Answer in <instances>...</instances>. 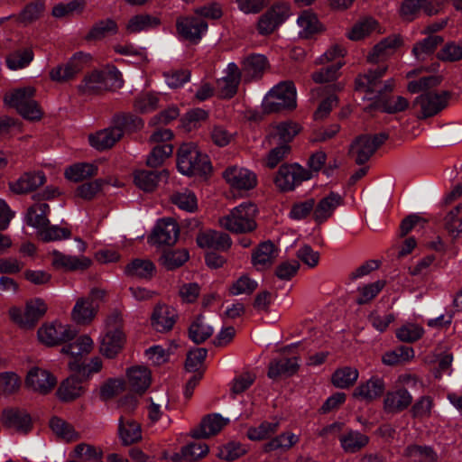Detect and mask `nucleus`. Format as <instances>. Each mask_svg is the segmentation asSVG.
Masks as SVG:
<instances>
[{
    "instance_id": "1",
    "label": "nucleus",
    "mask_w": 462,
    "mask_h": 462,
    "mask_svg": "<svg viewBox=\"0 0 462 462\" xmlns=\"http://www.w3.org/2000/svg\"><path fill=\"white\" fill-rule=\"evenodd\" d=\"M257 208L251 202H243L235 207L230 212L220 217L221 227L236 234L252 232L256 228L255 216Z\"/></svg>"
},
{
    "instance_id": "2",
    "label": "nucleus",
    "mask_w": 462,
    "mask_h": 462,
    "mask_svg": "<svg viewBox=\"0 0 462 462\" xmlns=\"http://www.w3.org/2000/svg\"><path fill=\"white\" fill-rule=\"evenodd\" d=\"M177 167L184 175H206L211 171L208 156L193 143H183L178 152Z\"/></svg>"
},
{
    "instance_id": "3",
    "label": "nucleus",
    "mask_w": 462,
    "mask_h": 462,
    "mask_svg": "<svg viewBox=\"0 0 462 462\" xmlns=\"http://www.w3.org/2000/svg\"><path fill=\"white\" fill-rule=\"evenodd\" d=\"M121 73L116 67L105 70H94L87 74L78 89L81 94L93 95L122 87Z\"/></svg>"
},
{
    "instance_id": "4",
    "label": "nucleus",
    "mask_w": 462,
    "mask_h": 462,
    "mask_svg": "<svg viewBox=\"0 0 462 462\" xmlns=\"http://www.w3.org/2000/svg\"><path fill=\"white\" fill-rule=\"evenodd\" d=\"M105 295L104 290L93 288L87 296L79 297L70 312L71 320L79 326L90 325L98 313L99 301Z\"/></svg>"
},
{
    "instance_id": "5",
    "label": "nucleus",
    "mask_w": 462,
    "mask_h": 462,
    "mask_svg": "<svg viewBox=\"0 0 462 462\" xmlns=\"http://www.w3.org/2000/svg\"><path fill=\"white\" fill-rule=\"evenodd\" d=\"M34 93L35 89L32 87L17 88L5 95L4 103L15 108L25 119L39 120L42 113L33 99Z\"/></svg>"
},
{
    "instance_id": "6",
    "label": "nucleus",
    "mask_w": 462,
    "mask_h": 462,
    "mask_svg": "<svg viewBox=\"0 0 462 462\" xmlns=\"http://www.w3.org/2000/svg\"><path fill=\"white\" fill-rule=\"evenodd\" d=\"M297 106V92L293 82L284 81L274 86L263 99L264 110L276 113L293 109Z\"/></svg>"
},
{
    "instance_id": "7",
    "label": "nucleus",
    "mask_w": 462,
    "mask_h": 462,
    "mask_svg": "<svg viewBox=\"0 0 462 462\" xmlns=\"http://www.w3.org/2000/svg\"><path fill=\"white\" fill-rule=\"evenodd\" d=\"M77 333L71 325L55 320L42 324L38 328L37 337L43 345L53 346L72 340Z\"/></svg>"
},
{
    "instance_id": "8",
    "label": "nucleus",
    "mask_w": 462,
    "mask_h": 462,
    "mask_svg": "<svg viewBox=\"0 0 462 462\" xmlns=\"http://www.w3.org/2000/svg\"><path fill=\"white\" fill-rule=\"evenodd\" d=\"M47 310L48 307L45 301L37 298L29 300L23 310L17 307L11 308L9 310V316L20 328L30 329L44 316Z\"/></svg>"
},
{
    "instance_id": "9",
    "label": "nucleus",
    "mask_w": 462,
    "mask_h": 462,
    "mask_svg": "<svg viewBox=\"0 0 462 462\" xmlns=\"http://www.w3.org/2000/svg\"><path fill=\"white\" fill-rule=\"evenodd\" d=\"M91 59L89 53L78 51L66 63L53 67L49 71V77L57 83L71 80L90 62Z\"/></svg>"
},
{
    "instance_id": "10",
    "label": "nucleus",
    "mask_w": 462,
    "mask_h": 462,
    "mask_svg": "<svg viewBox=\"0 0 462 462\" xmlns=\"http://www.w3.org/2000/svg\"><path fill=\"white\" fill-rule=\"evenodd\" d=\"M311 178V172L298 163L282 164L274 178V184L281 191H291Z\"/></svg>"
},
{
    "instance_id": "11",
    "label": "nucleus",
    "mask_w": 462,
    "mask_h": 462,
    "mask_svg": "<svg viewBox=\"0 0 462 462\" xmlns=\"http://www.w3.org/2000/svg\"><path fill=\"white\" fill-rule=\"evenodd\" d=\"M387 138L388 134L385 133L360 135L352 143L349 154L357 164H364Z\"/></svg>"
},
{
    "instance_id": "12",
    "label": "nucleus",
    "mask_w": 462,
    "mask_h": 462,
    "mask_svg": "<svg viewBox=\"0 0 462 462\" xmlns=\"http://www.w3.org/2000/svg\"><path fill=\"white\" fill-rule=\"evenodd\" d=\"M116 317H109L106 319L105 334L100 343V351L109 358L114 357L122 349L125 343V334L116 324Z\"/></svg>"
},
{
    "instance_id": "13",
    "label": "nucleus",
    "mask_w": 462,
    "mask_h": 462,
    "mask_svg": "<svg viewBox=\"0 0 462 462\" xmlns=\"http://www.w3.org/2000/svg\"><path fill=\"white\" fill-rule=\"evenodd\" d=\"M94 346V342L88 335H82L79 337L74 342L62 347L61 352L71 356L74 359L69 362V366L71 371L78 372L85 374L84 363L81 362L79 356L89 354Z\"/></svg>"
},
{
    "instance_id": "14",
    "label": "nucleus",
    "mask_w": 462,
    "mask_h": 462,
    "mask_svg": "<svg viewBox=\"0 0 462 462\" xmlns=\"http://www.w3.org/2000/svg\"><path fill=\"white\" fill-rule=\"evenodd\" d=\"M291 15L290 6L287 4H277L260 16L257 23L258 32L268 35L279 27Z\"/></svg>"
},
{
    "instance_id": "15",
    "label": "nucleus",
    "mask_w": 462,
    "mask_h": 462,
    "mask_svg": "<svg viewBox=\"0 0 462 462\" xmlns=\"http://www.w3.org/2000/svg\"><path fill=\"white\" fill-rule=\"evenodd\" d=\"M57 383V378L48 370L38 366L32 367L25 378V386L37 393L45 395L51 393Z\"/></svg>"
},
{
    "instance_id": "16",
    "label": "nucleus",
    "mask_w": 462,
    "mask_h": 462,
    "mask_svg": "<svg viewBox=\"0 0 462 462\" xmlns=\"http://www.w3.org/2000/svg\"><path fill=\"white\" fill-rule=\"evenodd\" d=\"M227 184L237 190H250L257 185V177L252 171L238 166H231L223 171Z\"/></svg>"
},
{
    "instance_id": "17",
    "label": "nucleus",
    "mask_w": 462,
    "mask_h": 462,
    "mask_svg": "<svg viewBox=\"0 0 462 462\" xmlns=\"http://www.w3.org/2000/svg\"><path fill=\"white\" fill-rule=\"evenodd\" d=\"M385 391L384 380L377 375L360 383L353 391L352 397L366 403L373 402L380 398Z\"/></svg>"
},
{
    "instance_id": "18",
    "label": "nucleus",
    "mask_w": 462,
    "mask_h": 462,
    "mask_svg": "<svg viewBox=\"0 0 462 462\" xmlns=\"http://www.w3.org/2000/svg\"><path fill=\"white\" fill-rule=\"evenodd\" d=\"M448 93L426 92L419 96L415 103L420 106L422 116H433L448 105Z\"/></svg>"
},
{
    "instance_id": "19",
    "label": "nucleus",
    "mask_w": 462,
    "mask_h": 462,
    "mask_svg": "<svg viewBox=\"0 0 462 462\" xmlns=\"http://www.w3.org/2000/svg\"><path fill=\"white\" fill-rule=\"evenodd\" d=\"M179 235L177 222L172 218H163L157 222L152 239L154 244L172 245L177 242Z\"/></svg>"
},
{
    "instance_id": "20",
    "label": "nucleus",
    "mask_w": 462,
    "mask_h": 462,
    "mask_svg": "<svg viewBox=\"0 0 462 462\" xmlns=\"http://www.w3.org/2000/svg\"><path fill=\"white\" fill-rule=\"evenodd\" d=\"M242 72L238 66L234 63H228L226 69V75L217 81V88L219 96L223 98H231L238 88L241 80Z\"/></svg>"
},
{
    "instance_id": "21",
    "label": "nucleus",
    "mask_w": 462,
    "mask_h": 462,
    "mask_svg": "<svg viewBox=\"0 0 462 462\" xmlns=\"http://www.w3.org/2000/svg\"><path fill=\"white\" fill-rule=\"evenodd\" d=\"M176 25L182 37L194 42H199L208 30V23L200 17H180Z\"/></svg>"
},
{
    "instance_id": "22",
    "label": "nucleus",
    "mask_w": 462,
    "mask_h": 462,
    "mask_svg": "<svg viewBox=\"0 0 462 462\" xmlns=\"http://www.w3.org/2000/svg\"><path fill=\"white\" fill-rule=\"evenodd\" d=\"M177 318L175 309L166 304H157L152 313L151 324L158 332H168L173 328Z\"/></svg>"
},
{
    "instance_id": "23",
    "label": "nucleus",
    "mask_w": 462,
    "mask_h": 462,
    "mask_svg": "<svg viewBox=\"0 0 462 462\" xmlns=\"http://www.w3.org/2000/svg\"><path fill=\"white\" fill-rule=\"evenodd\" d=\"M229 419L223 418L218 413L206 416L199 426L192 430L190 436L194 439H207L217 434L227 423Z\"/></svg>"
},
{
    "instance_id": "24",
    "label": "nucleus",
    "mask_w": 462,
    "mask_h": 462,
    "mask_svg": "<svg viewBox=\"0 0 462 462\" xmlns=\"http://www.w3.org/2000/svg\"><path fill=\"white\" fill-rule=\"evenodd\" d=\"M46 181L42 171H30L22 174L16 180L9 183V189L15 194H25L35 190Z\"/></svg>"
},
{
    "instance_id": "25",
    "label": "nucleus",
    "mask_w": 462,
    "mask_h": 462,
    "mask_svg": "<svg viewBox=\"0 0 462 462\" xmlns=\"http://www.w3.org/2000/svg\"><path fill=\"white\" fill-rule=\"evenodd\" d=\"M412 402V396L405 388L387 392L383 399V411L386 413H398L407 409Z\"/></svg>"
},
{
    "instance_id": "26",
    "label": "nucleus",
    "mask_w": 462,
    "mask_h": 462,
    "mask_svg": "<svg viewBox=\"0 0 462 462\" xmlns=\"http://www.w3.org/2000/svg\"><path fill=\"white\" fill-rule=\"evenodd\" d=\"M343 198L336 192H330L315 203L313 219L316 223L321 224L332 217L335 210L342 204Z\"/></svg>"
},
{
    "instance_id": "27",
    "label": "nucleus",
    "mask_w": 462,
    "mask_h": 462,
    "mask_svg": "<svg viewBox=\"0 0 462 462\" xmlns=\"http://www.w3.org/2000/svg\"><path fill=\"white\" fill-rule=\"evenodd\" d=\"M386 69V66L379 67L374 70H369L367 73L360 75L356 80V89L375 94V97L383 95L380 79L385 74Z\"/></svg>"
},
{
    "instance_id": "28",
    "label": "nucleus",
    "mask_w": 462,
    "mask_h": 462,
    "mask_svg": "<svg viewBox=\"0 0 462 462\" xmlns=\"http://www.w3.org/2000/svg\"><path fill=\"white\" fill-rule=\"evenodd\" d=\"M123 136V131L119 126H114L100 130L88 136L90 145L98 150L104 151L111 148Z\"/></svg>"
},
{
    "instance_id": "29",
    "label": "nucleus",
    "mask_w": 462,
    "mask_h": 462,
    "mask_svg": "<svg viewBox=\"0 0 462 462\" xmlns=\"http://www.w3.org/2000/svg\"><path fill=\"white\" fill-rule=\"evenodd\" d=\"M197 244L201 248L227 250L232 244L229 235L216 231L207 230L198 235Z\"/></svg>"
},
{
    "instance_id": "30",
    "label": "nucleus",
    "mask_w": 462,
    "mask_h": 462,
    "mask_svg": "<svg viewBox=\"0 0 462 462\" xmlns=\"http://www.w3.org/2000/svg\"><path fill=\"white\" fill-rule=\"evenodd\" d=\"M432 2L433 0H403L400 6V15L408 22L416 19L422 11L432 15L436 13Z\"/></svg>"
},
{
    "instance_id": "31",
    "label": "nucleus",
    "mask_w": 462,
    "mask_h": 462,
    "mask_svg": "<svg viewBox=\"0 0 462 462\" xmlns=\"http://www.w3.org/2000/svg\"><path fill=\"white\" fill-rule=\"evenodd\" d=\"M402 41L397 35L389 36L377 43L367 56L371 63H378L392 56L401 45Z\"/></svg>"
},
{
    "instance_id": "32",
    "label": "nucleus",
    "mask_w": 462,
    "mask_h": 462,
    "mask_svg": "<svg viewBox=\"0 0 462 462\" xmlns=\"http://www.w3.org/2000/svg\"><path fill=\"white\" fill-rule=\"evenodd\" d=\"M277 257L274 245L268 241L258 245L252 255V263L258 271L269 268Z\"/></svg>"
},
{
    "instance_id": "33",
    "label": "nucleus",
    "mask_w": 462,
    "mask_h": 462,
    "mask_svg": "<svg viewBox=\"0 0 462 462\" xmlns=\"http://www.w3.org/2000/svg\"><path fill=\"white\" fill-rule=\"evenodd\" d=\"M50 211L51 208L47 203L34 204L27 209L24 221L27 226L35 228L38 234L45 226L50 224L48 218Z\"/></svg>"
},
{
    "instance_id": "34",
    "label": "nucleus",
    "mask_w": 462,
    "mask_h": 462,
    "mask_svg": "<svg viewBox=\"0 0 462 462\" xmlns=\"http://www.w3.org/2000/svg\"><path fill=\"white\" fill-rule=\"evenodd\" d=\"M3 421L8 428L23 434H26L31 430V417L23 411H5L3 414Z\"/></svg>"
},
{
    "instance_id": "35",
    "label": "nucleus",
    "mask_w": 462,
    "mask_h": 462,
    "mask_svg": "<svg viewBox=\"0 0 462 462\" xmlns=\"http://www.w3.org/2000/svg\"><path fill=\"white\" fill-rule=\"evenodd\" d=\"M127 378L131 389L138 393H144L151 384V372L144 366L128 369Z\"/></svg>"
},
{
    "instance_id": "36",
    "label": "nucleus",
    "mask_w": 462,
    "mask_h": 462,
    "mask_svg": "<svg viewBox=\"0 0 462 462\" xmlns=\"http://www.w3.org/2000/svg\"><path fill=\"white\" fill-rule=\"evenodd\" d=\"M118 32V24L112 18H106L96 22L88 34V41H100L107 36L116 35Z\"/></svg>"
},
{
    "instance_id": "37",
    "label": "nucleus",
    "mask_w": 462,
    "mask_h": 462,
    "mask_svg": "<svg viewBox=\"0 0 462 462\" xmlns=\"http://www.w3.org/2000/svg\"><path fill=\"white\" fill-rule=\"evenodd\" d=\"M159 24V18L148 14H139L128 20L125 24V31L128 34H135L153 29Z\"/></svg>"
},
{
    "instance_id": "38",
    "label": "nucleus",
    "mask_w": 462,
    "mask_h": 462,
    "mask_svg": "<svg viewBox=\"0 0 462 462\" xmlns=\"http://www.w3.org/2000/svg\"><path fill=\"white\" fill-rule=\"evenodd\" d=\"M299 368V360L294 357H282L272 361L269 365L268 376L275 379L281 375H291Z\"/></svg>"
},
{
    "instance_id": "39",
    "label": "nucleus",
    "mask_w": 462,
    "mask_h": 462,
    "mask_svg": "<svg viewBox=\"0 0 462 462\" xmlns=\"http://www.w3.org/2000/svg\"><path fill=\"white\" fill-rule=\"evenodd\" d=\"M208 451L209 448L207 444L192 442L183 446L180 452L171 456V459L173 462L194 461L207 456Z\"/></svg>"
},
{
    "instance_id": "40",
    "label": "nucleus",
    "mask_w": 462,
    "mask_h": 462,
    "mask_svg": "<svg viewBox=\"0 0 462 462\" xmlns=\"http://www.w3.org/2000/svg\"><path fill=\"white\" fill-rule=\"evenodd\" d=\"M84 392L82 382L76 376H70L60 383L57 395L61 401L69 402L80 397Z\"/></svg>"
},
{
    "instance_id": "41",
    "label": "nucleus",
    "mask_w": 462,
    "mask_h": 462,
    "mask_svg": "<svg viewBox=\"0 0 462 462\" xmlns=\"http://www.w3.org/2000/svg\"><path fill=\"white\" fill-rule=\"evenodd\" d=\"M267 65L266 58L261 54H253L243 62V74L245 80L250 81L259 78Z\"/></svg>"
},
{
    "instance_id": "42",
    "label": "nucleus",
    "mask_w": 462,
    "mask_h": 462,
    "mask_svg": "<svg viewBox=\"0 0 462 462\" xmlns=\"http://www.w3.org/2000/svg\"><path fill=\"white\" fill-rule=\"evenodd\" d=\"M69 456L79 462H95L102 458L103 451L94 445L79 443L73 448Z\"/></svg>"
},
{
    "instance_id": "43",
    "label": "nucleus",
    "mask_w": 462,
    "mask_h": 462,
    "mask_svg": "<svg viewBox=\"0 0 462 462\" xmlns=\"http://www.w3.org/2000/svg\"><path fill=\"white\" fill-rule=\"evenodd\" d=\"M339 441L345 452L356 453L368 444L369 438L357 430H349L339 437Z\"/></svg>"
},
{
    "instance_id": "44",
    "label": "nucleus",
    "mask_w": 462,
    "mask_h": 462,
    "mask_svg": "<svg viewBox=\"0 0 462 462\" xmlns=\"http://www.w3.org/2000/svg\"><path fill=\"white\" fill-rule=\"evenodd\" d=\"M411 462H437L438 454L428 446L410 445L403 453Z\"/></svg>"
},
{
    "instance_id": "45",
    "label": "nucleus",
    "mask_w": 462,
    "mask_h": 462,
    "mask_svg": "<svg viewBox=\"0 0 462 462\" xmlns=\"http://www.w3.org/2000/svg\"><path fill=\"white\" fill-rule=\"evenodd\" d=\"M300 126L293 122L279 124L271 134V139L276 144H288L300 132Z\"/></svg>"
},
{
    "instance_id": "46",
    "label": "nucleus",
    "mask_w": 462,
    "mask_h": 462,
    "mask_svg": "<svg viewBox=\"0 0 462 462\" xmlns=\"http://www.w3.org/2000/svg\"><path fill=\"white\" fill-rule=\"evenodd\" d=\"M359 372L356 368L345 366L337 369L331 377L333 385L339 389H346L352 386L358 379Z\"/></svg>"
},
{
    "instance_id": "47",
    "label": "nucleus",
    "mask_w": 462,
    "mask_h": 462,
    "mask_svg": "<svg viewBox=\"0 0 462 462\" xmlns=\"http://www.w3.org/2000/svg\"><path fill=\"white\" fill-rule=\"evenodd\" d=\"M297 23L300 30V35L303 38H309L322 30V25L318 17L310 11H304L298 17Z\"/></svg>"
},
{
    "instance_id": "48",
    "label": "nucleus",
    "mask_w": 462,
    "mask_h": 462,
    "mask_svg": "<svg viewBox=\"0 0 462 462\" xmlns=\"http://www.w3.org/2000/svg\"><path fill=\"white\" fill-rule=\"evenodd\" d=\"M442 42L440 36L430 35L413 46L412 53L418 60H425Z\"/></svg>"
},
{
    "instance_id": "49",
    "label": "nucleus",
    "mask_w": 462,
    "mask_h": 462,
    "mask_svg": "<svg viewBox=\"0 0 462 462\" xmlns=\"http://www.w3.org/2000/svg\"><path fill=\"white\" fill-rule=\"evenodd\" d=\"M300 437L292 432L286 431L272 439L264 444L263 450L271 452L274 450H288L296 445Z\"/></svg>"
},
{
    "instance_id": "50",
    "label": "nucleus",
    "mask_w": 462,
    "mask_h": 462,
    "mask_svg": "<svg viewBox=\"0 0 462 462\" xmlns=\"http://www.w3.org/2000/svg\"><path fill=\"white\" fill-rule=\"evenodd\" d=\"M154 271L155 266L149 260L135 259L125 267L126 274L133 278L151 279Z\"/></svg>"
},
{
    "instance_id": "51",
    "label": "nucleus",
    "mask_w": 462,
    "mask_h": 462,
    "mask_svg": "<svg viewBox=\"0 0 462 462\" xmlns=\"http://www.w3.org/2000/svg\"><path fill=\"white\" fill-rule=\"evenodd\" d=\"M54 264L69 271L86 270L91 264V260L86 256H73L61 254H55Z\"/></svg>"
},
{
    "instance_id": "52",
    "label": "nucleus",
    "mask_w": 462,
    "mask_h": 462,
    "mask_svg": "<svg viewBox=\"0 0 462 462\" xmlns=\"http://www.w3.org/2000/svg\"><path fill=\"white\" fill-rule=\"evenodd\" d=\"M119 435L125 445L133 444L142 438L141 426L134 420H119Z\"/></svg>"
},
{
    "instance_id": "53",
    "label": "nucleus",
    "mask_w": 462,
    "mask_h": 462,
    "mask_svg": "<svg viewBox=\"0 0 462 462\" xmlns=\"http://www.w3.org/2000/svg\"><path fill=\"white\" fill-rule=\"evenodd\" d=\"M97 173V167L91 163H76L67 168L64 172L68 180L75 182L95 176Z\"/></svg>"
},
{
    "instance_id": "54",
    "label": "nucleus",
    "mask_w": 462,
    "mask_h": 462,
    "mask_svg": "<svg viewBox=\"0 0 462 462\" xmlns=\"http://www.w3.org/2000/svg\"><path fill=\"white\" fill-rule=\"evenodd\" d=\"M414 350L411 346H402L394 350L383 354L382 362L385 365H395L406 363L414 358Z\"/></svg>"
},
{
    "instance_id": "55",
    "label": "nucleus",
    "mask_w": 462,
    "mask_h": 462,
    "mask_svg": "<svg viewBox=\"0 0 462 462\" xmlns=\"http://www.w3.org/2000/svg\"><path fill=\"white\" fill-rule=\"evenodd\" d=\"M162 175H167L166 171H138L134 173V182L140 189L152 191L157 187Z\"/></svg>"
},
{
    "instance_id": "56",
    "label": "nucleus",
    "mask_w": 462,
    "mask_h": 462,
    "mask_svg": "<svg viewBox=\"0 0 462 462\" xmlns=\"http://www.w3.org/2000/svg\"><path fill=\"white\" fill-rule=\"evenodd\" d=\"M33 52L25 48L10 53L5 60L6 66L11 70H18L27 67L33 60Z\"/></svg>"
},
{
    "instance_id": "57",
    "label": "nucleus",
    "mask_w": 462,
    "mask_h": 462,
    "mask_svg": "<svg viewBox=\"0 0 462 462\" xmlns=\"http://www.w3.org/2000/svg\"><path fill=\"white\" fill-rule=\"evenodd\" d=\"M213 334V328L206 323L203 317H198L189 326V338L196 344L207 340Z\"/></svg>"
},
{
    "instance_id": "58",
    "label": "nucleus",
    "mask_w": 462,
    "mask_h": 462,
    "mask_svg": "<svg viewBox=\"0 0 462 462\" xmlns=\"http://www.w3.org/2000/svg\"><path fill=\"white\" fill-rule=\"evenodd\" d=\"M44 11V2L37 0L30 3L21 11L18 15H15V22L17 23L28 24L39 19Z\"/></svg>"
},
{
    "instance_id": "59",
    "label": "nucleus",
    "mask_w": 462,
    "mask_h": 462,
    "mask_svg": "<svg viewBox=\"0 0 462 462\" xmlns=\"http://www.w3.org/2000/svg\"><path fill=\"white\" fill-rule=\"evenodd\" d=\"M257 287L258 282L255 280L252 279L247 274H243L233 282L228 288V292L233 296L243 294L250 295L257 289Z\"/></svg>"
},
{
    "instance_id": "60",
    "label": "nucleus",
    "mask_w": 462,
    "mask_h": 462,
    "mask_svg": "<svg viewBox=\"0 0 462 462\" xmlns=\"http://www.w3.org/2000/svg\"><path fill=\"white\" fill-rule=\"evenodd\" d=\"M50 427L57 436L68 442L77 440L79 438V432L70 424L60 418H52L50 420Z\"/></svg>"
},
{
    "instance_id": "61",
    "label": "nucleus",
    "mask_w": 462,
    "mask_h": 462,
    "mask_svg": "<svg viewBox=\"0 0 462 462\" xmlns=\"http://www.w3.org/2000/svg\"><path fill=\"white\" fill-rule=\"evenodd\" d=\"M171 201L179 208L188 212H193L198 208L197 198L195 194L189 189H183L182 191L172 194Z\"/></svg>"
},
{
    "instance_id": "62",
    "label": "nucleus",
    "mask_w": 462,
    "mask_h": 462,
    "mask_svg": "<svg viewBox=\"0 0 462 462\" xmlns=\"http://www.w3.org/2000/svg\"><path fill=\"white\" fill-rule=\"evenodd\" d=\"M377 23L372 18L364 19L356 23L348 32L347 37L352 41H360L375 31Z\"/></svg>"
},
{
    "instance_id": "63",
    "label": "nucleus",
    "mask_w": 462,
    "mask_h": 462,
    "mask_svg": "<svg viewBox=\"0 0 462 462\" xmlns=\"http://www.w3.org/2000/svg\"><path fill=\"white\" fill-rule=\"evenodd\" d=\"M173 147L170 143L156 145L147 156L146 164L152 168L161 166L165 159L172 154Z\"/></svg>"
},
{
    "instance_id": "64",
    "label": "nucleus",
    "mask_w": 462,
    "mask_h": 462,
    "mask_svg": "<svg viewBox=\"0 0 462 462\" xmlns=\"http://www.w3.org/2000/svg\"><path fill=\"white\" fill-rule=\"evenodd\" d=\"M159 105V96L152 92L139 94L134 103L136 111L142 114L154 111Z\"/></svg>"
}]
</instances>
